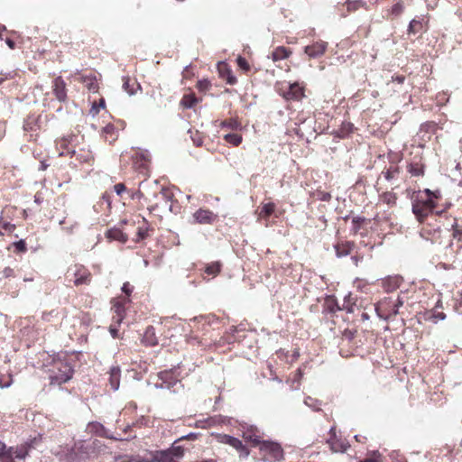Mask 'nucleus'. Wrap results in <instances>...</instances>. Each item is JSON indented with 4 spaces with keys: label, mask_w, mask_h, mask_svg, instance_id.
<instances>
[{
    "label": "nucleus",
    "mask_w": 462,
    "mask_h": 462,
    "mask_svg": "<svg viewBox=\"0 0 462 462\" xmlns=\"http://www.w3.org/2000/svg\"><path fill=\"white\" fill-rule=\"evenodd\" d=\"M3 274L6 278L11 277L14 274V270L10 267H5L3 271Z\"/></svg>",
    "instance_id": "nucleus-47"
},
{
    "label": "nucleus",
    "mask_w": 462,
    "mask_h": 462,
    "mask_svg": "<svg viewBox=\"0 0 462 462\" xmlns=\"http://www.w3.org/2000/svg\"><path fill=\"white\" fill-rule=\"evenodd\" d=\"M122 291L123 292H125L126 295H130L131 292H132V288L129 284V282H125L122 286Z\"/></svg>",
    "instance_id": "nucleus-43"
},
{
    "label": "nucleus",
    "mask_w": 462,
    "mask_h": 462,
    "mask_svg": "<svg viewBox=\"0 0 462 462\" xmlns=\"http://www.w3.org/2000/svg\"><path fill=\"white\" fill-rule=\"evenodd\" d=\"M365 221V217H353V219H352V231L354 232V234H356L360 230L361 225Z\"/></svg>",
    "instance_id": "nucleus-30"
},
{
    "label": "nucleus",
    "mask_w": 462,
    "mask_h": 462,
    "mask_svg": "<svg viewBox=\"0 0 462 462\" xmlns=\"http://www.w3.org/2000/svg\"><path fill=\"white\" fill-rule=\"evenodd\" d=\"M12 378L10 377L7 382H4L3 378L0 377V388H7L12 384Z\"/></svg>",
    "instance_id": "nucleus-45"
},
{
    "label": "nucleus",
    "mask_w": 462,
    "mask_h": 462,
    "mask_svg": "<svg viewBox=\"0 0 462 462\" xmlns=\"http://www.w3.org/2000/svg\"><path fill=\"white\" fill-rule=\"evenodd\" d=\"M100 107H105V100L103 98L100 99L98 106H96L95 105L92 106L91 111H95V113H98Z\"/></svg>",
    "instance_id": "nucleus-46"
},
{
    "label": "nucleus",
    "mask_w": 462,
    "mask_h": 462,
    "mask_svg": "<svg viewBox=\"0 0 462 462\" xmlns=\"http://www.w3.org/2000/svg\"><path fill=\"white\" fill-rule=\"evenodd\" d=\"M329 433L331 435V438L330 439H336V429L335 427H332L330 430H329Z\"/></svg>",
    "instance_id": "nucleus-56"
},
{
    "label": "nucleus",
    "mask_w": 462,
    "mask_h": 462,
    "mask_svg": "<svg viewBox=\"0 0 462 462\" xmlns=\"http://www.w3.org/2000/svg\"><path fill=\"white\" fill-rule=\"evenodd\" d=\"M75 280L74 284L76 286L82 284H89L91 282V273L88 270L84 268L83 266L77 267V270L74 273Z\"/></svg>",
    "instance_id": "nucleus-10"
},
{
    "label": "nucleus",
    "mask_w": 462,
    "mask_h": 462,
    "mask_svg": "<svg viewBox=\"0 0 462 462\" xmlns=\"http://www.w3.org/2000/svg\"><path fill=\"white\" fill-rule=\"evenodd\" d=\"M154 460L156 462H178L177 458L171 455V452H167L166 450L157 451Z\"/></svg>",
    "instance_id": "nucleus-19"
},
{
    "label": "nucleus",
    "mask_w": 462,
    "mask_h": 462,
    "mask_svg": "<svg viewBox=\"0 0 462 462\" xmlns=\"http://www.w3.org/2000/svg\"><path fill=\"white\" fill-rule=\"evenodd\" d=\"M355 247L354 242L346 241L337 244L334 248L337 257H343L348 255Z\"/></svg>",
    "instance_id": "nucleus-15"
},
{
    "label": "nucleus",
    "mask_w": 462,
    "mask_h": 462,
    "mask_svg": "<svg viewBox=\"0 0 462 462\" xmlns=\"http://www.w3.org/2000/svg\"><path fill=\"white\" fill-rule=\"evenodd\" d=\"M359 437H360V436L356 435V436H355V439H356L357 441H360V440H359Z\"/></svg>",
    "instance_id": "nucleus-64"
},
{
    "label": "nucleus",
    "mask_w": 462,
    "mask_h": 462,
    "mask_svg": "<svg viewBox=\"0 0 462 462\" xmlns=\"http://www.w3.org/2000/svg\"><path fill=\"white\" fill-rule=\"evenodd\" d=\"M327 46L328 43L325 42H317L312 45L306 46L304 51L310 58H319L324 54Z\"/></svg>",
    "instance_id": "nucleus-8"
},
{
    "label": "nucleus",
    "mask_w": 462,
    "mask_h": 462,
    "mask_svg": "<svg viewBox=\"0 0 462 462\" xmlns=\"http://www.w3.org/2000/svg\"><path fill=\"white\" fill-rule=\"evenodd\" d=\"M138 236L141 238V239H143L144 237L147 236V232L144 231V230H142V229H139L138 230Z\"/></svg>",
    "instance_id": "nucleus-53"
},
{
    "label": "nucleus",
    "mask_w": 462,
    "mask_h": 462,
    "mask_svg": "<svg viewBox=\"0 0 462 462\" xmlns=\"http://www.w3.org/2000/svg\"><path fill=\"white\" fill-rule=\"evenodd\" d=\"M321 199L324 201H328L330 199V194H328V193L324 194Z\"/></svg>",
    "instance_id": "nucleus-58"
},
{
    "label": "nucleus",
    "mask_w": 462,
    "mask_h": 462,
    "mask_svg": "<svg viewBox=\"0 0 462 462\" xmlns=\"http://www.w3.org/2000/svg\"><path fill=\"white\" fill-rule=\"evenodd\" d=\"M143 343L149 346H154L158 344L155 328L152 326L146 328L143 337Z\"/></svg>",
    "instance_id": "nucleus-16"
},
{
    "label": "nucleus",
    "mask_w": 462,
    "mask_h": 462,
    "mask_svg": "<svg viewBox=\"0 0 462 462\" xmlns=\"http://www.w3.org/2000/svg\"><path fill=\"white\" fill-rule=\"evenodd\" d=\"M209 85H210L209 81H208L206 79L200 80L198 83L199 88L201 90L207 89L209 87Z\"/></svg>",
    "instance_id": "nucleus-42"
},
{
    "label": "nucleus",
    "mask_w": 462,
    "mask_h": 462,
    "mask_svg": "<svg viewBox=\"0 0 462 462\" xmlns=\"http://www.w3.org/2000/svg\"><path fill=\"white\" fill-rule=\"evenodd\" d=\"M110 333L112 335L113 337H117V333H118V330L115 328H110Z\"/></svg>",
    "instance_id": "nucleus-55"
},
{
    "label": "nucleus",
    "mask_w": 462,
    "mask_h": 462,
    "mask_svg": "<svg viewBox=\"0 0 462 462\" xmlns=\"http://www.w3.org/2000/svg\"><path fill=\"white\" fill-rule=\"evenodd\" d=\"M434 318L440 319V320H444L446 319V315L443 312H439L434 315Z\"/></svg>",
    "instance_id": "nucleus-52"
},
{
    "label": "nucleus",
    "mask_w": 462,
    "mask_h": 462,
    "mask_svg": "<svg viewBox=\"0 0 462 462\" xmlns=\"http://www.w3.org/2000/svg\"><path fill=\"white\" fill-rule=\"evenodd\" d=\"M76 80L83 83L85 87L91 92L96 93L98 90V84L97 82V78L94 74L89 73L88 75L79 74L76 77Z\"/></svg>",
    "instance_id": "nucleus-9"
},
{
    "label": "nucleus",
    "mask_w": 462,
    "mask_h": 462,
    "mask_svg": "<svg viewBox=\"0 0 462 462\" xmlns=\"http://www.w3.org/2000/svg\"><path fill=\"white\" fill-rule=\"evenodd\" d=\"M236 61H237V65L239 66L240 69H242L245 71H248L249 70L250 66H249L247 60L245 58L239 56L237 58Z\"/></svg>",
    "instance_id": "nucleus-34"
},
{
    "label": "nucleus",
    "mask_w": 462,
    "mask_h": 462,
    "mask_svg": "<svg viewBox=\"0 0 462 462\" xmlns=\"http://www.w3.org/2000/svg\"><path fill=\"white\" fill-rule=\"evenodd\" d=\"M405 9L404 3L402 0H399L395 5H393L391 8V14L393 16L401 15Z\"/></svg>",
    "instance_id": "nucleus-26"
},
{
    "label": "nucleus",
    "mask_w": 462,
    "mask_h": 462,
    "mask_svg": "<svg viewBox=\"0 0 462 462\" xmlns=\"http://www.w3.org/2000/svg\"><path fill=\"white\" fill-rule=\"evenodd\" d=\"M246 439H250L254 443L260 445V449L271 454L272 458L281 459L282 457V450L278 443L270 441H261L260 437L256 435L244 434Z\"/></svg>",
    "instance_id": "nucleus-4"
},
{
    "label": "nucleus",
    "mask_w": 462,
    "mask_h": 462,
    "mask_svg": "<svg viewBox=\"0 0 462 462\" xmlns=\"http://www.w3.org/2000/svg\"><path fill=\"white\" fill-rule=\"evenodd\" d=\"M451 228L453 229L452 236L454 238L457 237L459 235L462 234V231L457 227L456 219L453 220V223L451 224Z\"/></svg>",
    "instance_id": "nucleus-36"
},
{
    "label": "nucleus",
    "mask_w": 462,
    "mask_h": 462,
    "mask_svg": "<svg viewBox=\"0 0 462 462\" xmlns=\"http://www.w3.org/2000/svg\"><path fill=\"white\" fill-rule=\"evenodd\" d=\"M381 199L383 202L386 203L387 205L393 206L396 203L397 196L393 192L387 191L383 193Z\"/></svg>",
    "instance_id": "nucleus-24"
},
{
    "label": "nucleus",
    "mask_w": 462,
    "mask_h": 462,
    "mask_svg": "<svg viewBox=\"0 0 462 462\" xmlns=\"http://www.w3.org/2000/svg\"><path fill=\"white\" fill-rule=\"evenodd\" d=\"M5 43L7 44V46H8L10 49H14V47H15V42H14L12 39H10V38H7V39L5 40Z\"/></svg>",
    "instance_id": "nucleus-51"
},
{
    "label": "nucleus",
    "mask_w": 462,
    "mask_h": 462,
    "mask_svg": "<svg viewBox=\"0 0 462 462\" xmlns=\"http://www.w3.org/2000/svg\"><path fill=\"white\" fill-rule=\"evenodd\" d=\"M102 447L103 444L97 439L92 441L91 443L80 441L75 444L73 451L75 452L79 460H85L95 457Z\"/></svg>",
    "instance_id": "nucleus-3"
},
{
    "label": "nucleus",
    "mask_w": 462,
    "mask_h": 462,
    "mask_svg": "<svg viewBox=\"0 0 462 462\" xmlns=\"http://www.w3.org/2000/svg\"><path fill=\"white\" fill-rule=\"evenodd\" d=\"M405 77L403 76H395L393 77V80L398 82L399 84H402L404 82Z\"/></svg>",
    "instance_id": "nucleus-49"
},
{
    "label": "nucleus",
    "mask_w": 462,
    "mask_h": 462,
    "mask_svg": "<svg viewBox=\"0 0 462 462\" xmlns=\"http://www.w3.org/2000/svg\"><path fill=\"white\" fill-rule=\"evenodd\" d=\"M224 140L234 146H238L242 143V136L238 134L229 133L224 135Z\"/></svg>",
    "instance_id": "nucleus-20"
},
{
    "label": "nucleus",
    "mask_w": 462,
    "mask_h": 462,
    "mask_svg": "<svg viewBox=\"0 0 462 462\" xmlns=\"http://www.w3.org/2000/svg\"><path fill=\"white\" fill-rule=\"evenodd\" d=\"M413 175H420V171L415 170L414 171H411Z\"/></svg>",
    "instance_id": "nucleus-61"
},
{
    "label": "nucleus",
    "mask_w": 462,
    "mask_h": 462,
    "mask_svg": "<svg viewBox=\"0 0 462 462\" xmlns=\"http://www.w3.org/2000/svg\"><path fill=\"white\" fill-rule=\"evenodd\" d=\"M1 226L3 229L10 233L15 229V225L11 224L9 222H3Z\"/></svg>",
    "instance_id": "nucleus-39"
},
{
    "label": "nucleus",
    "mask_w": 462,
    "mask_h": 462,
    "mask_svg": "<svg viewBox=\"0 0 462 462\" xmlns=\"http://www.w3.org/2000/svg\"><path fill=\"white\" fill-rule=\"evenodd\" d=\"M46 167H47V165H45L43 162H42V166H41L42 170H45Z\"/></svg>",
    "instance_id": "nucleus-62"
},
{
    "label": "nucleus",
    "mask_w": 462,
    "mask_h": 462,
    "mask_svg": "<svg viewBox=\"0 0 462 462\" xmlns=\"http://www.w3.org/2000/svg\"><path fill=\"white\" fill-rule=\"evenodd\" d=\"M283 96L286 99L299 100L304 97V89L298 83H292Z\"/></svg>",
    "instance_id": "nucleus-12"
},
{
    "label": "nucleus",
    "mask_w": 462,
    "mask_h": 462,
    "mask_svg": "<svg viewBox=\"0 0 462 462\" xmlns=\"http://www.w3.org/2000/svg\"><path fill=\"white\" fill-rule=\"evenodd\" d=\"M88 428L90 429V430H95L97 433H98L99 430H102L104 429V427L98 422L89 423Z\"/></svg>",
    "instance_id": "nucleus-38"
},
{
    "label": "nucleus",
    "mask_w": 462,
    "mask_h": 462,
    "mask_svg": "<svg viewBox=\"0 0 462 462\" xmlns=\"http://www.w3.org/2000/svg\"><path fill=\"white\" fill-rule=\"evenodd\" d=\"M114 189L117 195H121L125 190V186L123 183H117Z\"/></svg>",
    "instance_id": "nucleus-40"
},
{
    "label": "nucleus",
    "mask_w": 462,
    "mask_h": 462,
    "mask_svg": "<svg viewBox=\"0 0 462 462\" xmlns=\"http://www.w3.org/2000/svg\"><path fill=\"white\" fill-rule=\"evenodd\" d=\"M328 443L333 452H345L348 448V445L337 439H329Z\"/></svg>",
    "instance_id": "nucleus-18"
},
{
    "label": "nucleus",
    "mask_w": 462,
    "mask_h": 462,
    "mask_svg": "<svg viewBox=\"0 0 462 462\" xmlns=\"http://www.w3.org/2000/svg\"><path fill=\"white\" fill-rule=\"evenodd\" d=\"M351 260L355 263V265L357 266L358 261H359V257L357 255H354V256L351 257Z\"/></svg>",
    "instance_id": "nucleus-57"
},
{
    "label": "nucleus",
    "mask_w": 462,
    "mask_h": 462,
    "mask_svg": "<svg viewBox=\"0 0 462 462\" xmlns=\"http://www.w3.org/2000/svg\"><path fill=\"white\" fill-rule=\"evenodd\" d=\"M0 28H1V31H5V25H1Z\"/></svg>",
    "instance_id": "nucleus-63"
},
{
    "label": "nucleus",
    "mask_w": 462,
    "mask_h": 462,
    "mask_svg": "<svg viewBox=\"0 0 462 462\" xmlns=\"http://www.w3.org/2000/svg\"><path fill=\"white\" fill-rule=\"evenodd\" d=\"M41 441H42L41 436L35 437V438L24 442L23 444H22L20 446L7 448V452L10 453V455L12 454L13 457H15L18 459H24L28 456L29 451L32 448H38Z\"/></svg>",
    "instance_id": "nucleus-5"
},
{
    "label": "nucleus",
    "mask_w": 462,
    "mask_h": 462,
    "mask_svg": "<svg viewBox=\"0 0 462 462\" xmlns=\"http://www.w3.org/2000/svg\"><path fill=\"white\" fill-rule=\"evenodd\" d=\"M107 238L116 240L121 243H125L128 239L127 236L124 234L119 228H112L106 232Z\"/></svg>",
    "instance_id": "nucleus-17"
},
{
    "label": "nucleus",
    "mask_w": 462,
    "mask_h": 462,
    "mask_svg": "<svg viewBox=\"0 0 462 462\" xmlns=\"http://www.w3.org/2000/svg\"><path fill=\"white\" fill-rule=\"evenodd\" d=\"M221 125L223 128H227L231 130H237L241 128L240 123L233 118L222 122Z\"/></svg>",
    "instance_id": "nucleus-27"
},
{
    "label": "nucleus",
    "mask_w": 462,
    "mask_h": 462,
    "mask_svg": "<svg viewBox=\"0 0 462 462\" xmlns=\"http://www.w3.org/2000/svg\"><path fill=\"white\" fill-rule=\"evenodd\" d=\"M50 382L53 385H60L72 378L73 369L71 365L60 358L53 359L52 369L50 370Z\"/></svg>",
    "instance_id": "nucleus-2"
},
{
    "label": "nucleus",
    "mask_w": 462,
    "mask_h": 462,
    "mask_svg": "<svg viewBox=\"0 0 462 462\" xmlns=\"http://www.w3.org/2000/svg\"><path fill=\"white\" fill-rule=\"evenodd\" d=\"M198 437V434L197 433H189L185 436H182L181 438H180L178 440H181V439H189V440H194L196 439Z\"/></svg>",
    "instance_id": "nucleus-44"
},
{
    "label": "nucleus",
    "mask_w": 462,
    "mask_h": 462,
    "mask_svg": "<svg viewBox=\"0 0 462 462\" xmlns=\"http://www.w3.org/2000/svg\"><path fill=\"white\" fill-rule=\"evenodd\" d=\"M221 270V263L219 262H214L208 264L205 268V273L216 276Z\"/></svg>",
    "instance_id": "nucleus-22"
},
{
    "label": "nucleus",
    "mask_w": 462,
    "mask_h": 462,
    "mask_svg": "<svg viewBox=\"0 0 462 462\" xmlns=\"http://www.w3.org/2000/svg\"><path fill=\"white\" fill-rule=\"evenodd\" d=\"M53 92L60 102H64L67 98L66 85L61 77H58L53 81Z\"/></svg>",
    "instance_id": "nucleus-11"
},
{
    "label": "nucleus",
    "mask_w": 462,
    "mask_h": 462,
    "mask_svg": "<svg viewBox=\"0 0 462 462\" xmlns=\"http://www.w3.org/2000/svg\"><path fill=\"white\" fill-rule=\"evenodd\" d=\"M193 217L199 224L208 225L213 224L217 220V215L208 209L199 208L193 214Z\"/></svg>",
    "instance_id": "nucleus-7"
},
{
    "label": "nucleus",
    "mask_w": 462,
    "mask_h": 462,
    "mask_svg": "<svg viewBox=\"0 0 462 462\" xmlns=\"http://www.w3.org/2000/svg\"><path fill=\"white\" fill-rule=\"evenodd\" d=\"M439 198V191H431L430 189L419 191L412 198V213L419 222H423L425 218L433 212L436 207L435 199Z\"/></svg>",
    "instance_id": "nucleus-1"
},
{
    "label": "nucleus",
    "mask_w": 462,
    "mask_h": 462,
    "mask_svg": "<svg viewBox=\"0 0 462 462\" xmlns=\"http://www.w3.org/2000/svg\"><path fill=\"white\" fill-rule=\"evenodd\" d=\"M121 370L119 366H112L109 371V384L113 391H117L120 386Z\"/></svg>",
    "instance_id": "nucleus-14"
},
{
    "label": "nucleus",
    "mask_w": 462,
    "mask_h": 462,
    "mask_svg": "<svg viewBox=\"0 0 462 462\" xmlns=\"http://www.w3.org/2000/svg\"><path fill=\"white\" fill-rule=\"evenodd\" d=\"M226 81H227V83H228V84H230V85H234V84H236V77H235V76H233V75L231 74V72H230V71H228V76H227Z\"/></svg>",
    "instance_id": "nucleus-48"
},
{
    "label": "nucleus",
    "mask_w": 462,
    "mask_h": 462,
    "mask_svg": "<svg viewBox=\"0 0 462 462\" xmlns=\"http://www.w3.org/2000/svg\"><path fill=\"white\" fill-rule=\"evenodd\" d=\"M159 380L166 384V389L174 387L180 381L173 375L172 371H162L158 374Z\"/></svg>",
    "instance_id": "nucleus-13"
},
{
    "label": "nucleus",
    "mask_w": 462,
    "mask_h": 462,
    "mask_svg": "<svg viewBox=\"0 0 462 462\" xmlns=\"http://www.w3.org/2000/svg\"><path fill=\"white\" fill-rule=\"evenodd\" d=\"M0 462H14L12 454L7 452V448L5 444L0 447Z\"/></svg>",
    "instance_id": "nucleus-25"
},
{
    "label": "nucleus",
    "mask_w": 462,
    "mask_h": 462,
    "mask_svg": "<svg viewBox=\"0 0 462 462\" xmlns=\"http://www.w3.org/2000/svg\"><path fill=\"white\" fill-rule=\"evenodd\" d=\"M123 80H124V83H123L124 90L126 91L129 95H134V85H137L138 87H139V85L135 81H134L133 84L131 85L130 79L125 77H124Z\"/></svg>",
    "instance_id": "nucleus-28"
},
{
    "label": "nucleus",
    "mask_w": 462,
    "mask_h": 462,
    "mask_svg": "<svg viewBox=\"0 0 462 462\" xmlns=\"http://www.w3.org/2000/svg\"><path fill=\"white\" fill-rule=\"evenodd\" d=\"M197 100L195 98L189 100V102L183 101V105L185 107L190 108L195 104Z\"/></svg>",
    "instance_id": "nucleus-50"
},
{
    "label": "nucleus",
    "mask_w": 462,
    "mask_h": 462,
    "mask_svg": "<svg viewBox=\"0 0 462 462\" xmlns=\"http://www.w3.org/2000/svg\"><path fill=\"white\" fill-rule=\"evenodd\" d=\"M221 442L227 444L236 449L239 452L240 457H246L249 455L247 448L237 438L229 435H223L221 437Z\"/></svg>",
    "instance_id": "nucleus-6"
},
{
    "label": "nucleus",
    "mask_w": 462,
    "mask_h": 462,
    "mask_svg": "<svg viewBox=\"0 0 462 462\" xmlns=\"http://www.w3.org/2000/svg\"><path fill=\"white\" fill-rule=\"evenodd\" d=\"M419 27H421L420 22L413 19L410 22V24L408 27V32L410 34H415L418 32Z\"/></svg>",
    "instance_id": "nucleus-31"
},
{
    "label": "nucleus",
    "mask_w": 462,
    "mask_h": 462,
    "mask_svg": "<svg viewBox=\"0 0 462 462\" xmlns=\"http://www.w3.org/2000/svg\"><path fill=\"white\" fill-rule=\"evenodd\" d=\"M288 56H289V51L284 47H278L273 52V60H283V59H286Z\"/></svg>",
    "instance_id": "nucleus-23"
},
{
    "label": "nucleus",
    "mask_w": 462,
    "mask_h": 462,
    "mask_svg": "<svg viewBox=\"0 0 462 462\" xmlns=\"http://www.w3.org/2000/svg\"><path fill=\"white\" fill-rule=\"evenodd\" d=\"M362 462H377L375 459H372V458H367V459H365L364 461Z\"/></svg>",
    "instance_id": "nucleus-60"
},
{
    "label": "nucleus",
    "mask_w": 462,
    "mask_h": 462,
    "mask_svg": "<svg viewBox=\"0 0 462 462\" xmlns=\"http://www.w3.org/2000/svg\"><path fill=\"white\" fill-rule=\"evenodd\" d=\"M275 210V204L273 202L265 203L263 205L260 217L268 218Z\"/></svg>",
    "instance_id": "nucleus-21"
},
{
    "label": "nucleus",
    "mask_w": 462,
    "mask_h": 462,
    "mask_svg": "<svg viewBox=\"0 0 462 462\" xmlns=\"http://www.w3.org/2000/svg\"><path fill=\"white\" fill-rule=\"evenodd\" d=\"M154 387L156 389H164V388H166V384L162 381V383H156L154 384Z\"/></svg>",
    "instance_id": "nucleus-54"
},
{
    "label": "nucleus",
    "mask_w": 462,
    "mask_h": 462,
    "mask_svg": "<svg viewBox=\"0 0 462 462\" xmlns=\"http://www.w3.org/2000/svg\"><path fill=\"white\" fill-rule=\"evenodd\" d=\"M304 403H305V405L312 408L315 411L319 410V402L316 399L310 397V396L305 398Z\"/></svg>",
    "instance_id": "nucleus-32"
},
{
    "label": "nucleus",
    "mask_w": 462,
    "mask_h": 462,
    "mask_svg": "<svg viewBox=\"0 0 462 462\" xmlns=\"http://www.w3.org/2000/svg\"><path fill=\"white\" fill-rule=\"evenodd\" d=\"M395 172H397L396 169H388L386 171H383V174L387 180H390L394 177Z\"/></svg>",
    "instance_id": "nucleus-37"
},
{
    "label": "nucleus",
    "mask_w": 462,
    "mask_h": 462,
    "mask_svg": "<svg viewBox=\"0 0 462 462\" xmlns=\"http://www.w3.org/2000/svg\"><path fill=\"white\" fill-rule=\"evenodd\" d=\"M161 194L166 201L171 199L172 194L167 189H162Z\"/></svg>",
    "instance_id": "nucleus-41"
},
{
    "label": "nucleus",
    "mask_w": 462,
    "mask_h": 462,
    "mask_svg": "<svg viewBox=\"0 0 462 462\" xmlns=\"http://www.w3.org/2000/svg\"><path fill=\"white\" fill-rule=\"evenodd\" d=\"M115 311L116 313V316H115L113 319L116 322L120 323L123 319L122 312L124 311V308L121 305L115 306Z\"/></svg>",
    "instance_id": "nucleus-35"
},
{
    "label": "nucleus",
    "mask_w": 462,
    "mask_h": 462,
    "mask_svg": "<svg viewBox=\"0 0 462 462\" xmlns=\"http://www.w3.org/2000/svg\"><path fill=\"white\" fill-rule=\"evenodd\" d=\"M75 226H71L69 227H64V230L68 233V234H71L73 232V228H74Z\"/></svg>",
    "instance_id": "nucleus-59"
},
{
    "label": "nucleus",
    "mask_w": 462,
    "mask_h": 462,
    "mask_svg": "<svg viewBox=\"0 0 462 462\" xmlns=\"http://www.w3.org/2000/svg\"><path fill=\"white\" fill-rule=\"evenodd\" d=\"M13 245H14L15 250L19 253H24L27 250L26 244H25L24 240H23V239H21L17 242H14Z\"/></svg>",
    "instance_id": "nucleus-33"
},
{
    "label": "nucleus",
    "mask_w": 462,
    "mask_h": 462,
    "mask_svg": "<svg viewBox=\"0 0 462 462\" xmlns=\"http://www.w3.org/2000/svg\"><path fill=\"white\" fill-rule=\"evenodd\" d=\"M167 452H171V455L175 457L177 459L181 458L184 455V449L180 446H172L171 448L166 449Z\"/></svg>",
    "instance_id": "nucleus-29"
}]
</instances>
